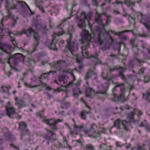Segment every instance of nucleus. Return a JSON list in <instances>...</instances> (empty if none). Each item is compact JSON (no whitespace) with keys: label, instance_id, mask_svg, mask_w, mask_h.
Segmentation results:
<instances>
[{"label":"nucleus","instance_id":"obj_1","mask_svg":"<svg viewBox=\"0 0 150 150\" xmlns=\"http://www.w3.org/2000/svg\"><path fill=\"white\" fill-rule=\"evenodd\" d=\"M61 121V120L59 119L55 120L53 119H46L44 120V122L49 125L52 129L50 130L47 129V133L43 136V137L47 141L48 144H49V141L53 142L56 140L57 134L54 132L57 129V127L56 125L57 124L58 122Z\"/></svg>","mask_w":150,"mask_h":150},{"label":"nucleus","instance_id":"obj_2","mask_svg":"<svg viewBox=\"0 0 150 150\" xmlns=\"http://www.w3.org/2000/svg\"><path fill=\"white\" fill-rule=\"evenodd\" d=\"M82 33L83 36L81 42L82 45L81 47V54L83 57L87 58L88 57L87 50L90 47V44L92 37L87 31H83Z\"/></svg>","mask_w":150,"mask_h":150},{"label":"nucleus","instance_id":"obj_3","mask_svg":"<svg viewBox=\"0 0 150 150\" xmlns=\"http://www.w3.org/2000/svg\"><path fill=\"white\" fill-rule=\"evenodd\" d=\"M24 34H25L28 37H30L33 33H34L33 39L34 40V42L33 44V46L35 48L38 47L40 43V37L38 33L35 32L34 30L32 27L27 30H23Z\"/></svg>","mask_w":150,"mask_h":150},{"label":"nucleus","instance_id":"obj_4","mask_svg":"<svg viewBox=\"0 0 150 150\" xmlns=\"http://www.w3.org/2000/svg\"><path fill=\"white\" fill-rule=\"evenodd\" d=\"M9 58L8 59V63L11 65L10 60L12 59V62L14 65H16L19 62H23L24 60L25 56L19 53H17L13 55H9Z\"/></svg>","mask_w":150,"mask_h":150},{"label":"nucleus","instance_id":"obj_5","mask_svg":"<svg viewBox=\"0 0 150 150\" xmlns=\"http://www.w3.org/2000/svg\"><path fill=\"white\" fill-rule=\"evenodd\" d=\"M68 36L69 37L67 40L68 47L70 52L73 54L78 51V44L75 42H71L72 36L70 34Z\"/></svg>","mask_w":150,"mask_h":150},{"label":"nucleus","instance_id":"obj_6","mask_svg":"<svg viewBox=\"0 0 150 150\" xmlns=\"http://www.w3.org/2000/svg\"><path fill=\"white\" fill-rule=\"evenodd\" d=\"M141 18L140 22L142 24L150 33V15H143L141 13Z\"/></svg>","mask_w":150,"mask_h":150},{"label":"nucleus","instance_id":"obj_7","mask_svg":"<svg viewBox=\"0 0 150 150\" xmlns=\"http://www.w3.org/2000/svg\"><path fill=\"white\" fill-rule=\"evenodd\" d=\"M53 66L56 69L59 71H63L64 73L66 72L65 71H63V69L66 68L67 65L65 61L60 60L54 62L53 63Z\"/></svg>","mask_w":150,"mask_h":150},{"label":"nucleus","instance_id":"obj_8","mask_svg":"<svg viewBox=\"0 0 150 150\" xmlns=\"http://www.w3.org/2000/svg\"><path fill=\"white\" fill-rule=\"evenodd\" d=\"M85 90L86 96L88 97H90L93 92H94L95 95H97L98 94H106L107 89L105 88H103V89H100L98 91H95L92 88L88 87L85 88Z\"/></svg>","mask_w":150,"mask_h":150},{"label":"nucleus","instance_id":"obj_9","mask_svg":"<svg viewBox=\"0 0 150 150\" xmlns=\"http://www.w3.org/2000/svg\"><path fill=\"white\" fill-rule=\"evenodd\" d=\"M127 96H126V95H122L120 94L118 96L114 95L113 97L111 98V100L117 103L120 102L122 103H123L127 101Z\"/></svg>","mask_w":150,"mask_h":150},{"label":"nucleus","instance_id":"obj_10","mask_svg":"<svg viewBox=\"0 0 150 150\" xmlns=\"http://www.w3.org/2000/svg\"><path fill=\"white\" fill-rule=\"evenodd\" d=\"M17 2L16 0H6L5 7L6 9L9 11L10 9H15V4Z\"/></svg>","mask_w":150,"mask_h":150},{"label":"nucleus","instance_id":"obj_11","mask_svg":"<svg viewBox=\"0 0 150 150\" xmlns=\"http://www.w3.org/2000/svg\"><path fill=\"white\" fill-rule=\"evenodd\" d=\"M95 126V124L92 125L91 128L89 129L84 131L85 134H87L88 137L96 138L97 137V135H96L97 133L93 127Z\"/></svg>","mask_w":150,"mask_h":150},{"label":"nucleus","instance_id":"obj_12","mask_svg":"<svg viewBox=\"0 0 150 150\" xmlns=\"http://www.w3.org/2000/svg\"><path fill=\"white\" fill-rule=\"evenodd\" d=\"M137 112L140 115L142 114V112L138 110H134V112H131L128 114V118L129 120V121L130 122L134 123L135 122V120L134 118V115L135 113Z\"/></svg>","mask_w":150,"mask_h":150},{"label":"nucleus","instance_id":"obj_13","mask_svg":"<svg viewBox=\"0 0 150 150\" xmlns=\"http://www.w3.org/2000/svg\"><path fill=\"white\" fill-rule=\"evenodd\" d=\"M19 129L21 132V134H29L28 130L27 128V125L24 122H22L19 123Z\"/></svg>","mask_w":150,"mask_h":150},{"label":"nucleus","instance_id":"obj_14","mask_svg":"<svg viewBox=\"0 0 150 150\" xmlns=\"http://www.w3.org/2000/svg\"><path fill=\"white\" fill-rule=\"evenodd\" d=\"M125 83H121L120 82L116 83V87H119L120 88V94L124 95H126V93L127 91L125 86Z\"/></svg>","mask_w":150,"mask_h":150},{"label":"nucleus","instance_id":"obj_15","mask_svg":"<svg viewBox=\"0 0 150 150\" xmlns=\"http://www.w3.org/2000/svg\"><path fill=\"white\" fill-rule=\"evenodd\" d=\"M126 70V68L118 66L113 67L112 68L110 67L109 68V71L110 73H111L112 71L116 70V71H119V74H123L124 73V72Z\"/></svg>","mask_w":150,"mask_h":150},{"label":"nucleus","instance_id":"obj_16","mask_svg":"<svg viewBox=\"0 0 150 150\" xmlns=\"http://www.w3.org/2000/svg\"><path fill=\"white\" fill-rule=\"evenodd\" d=\"M12 48L10 45L4 44L0 42V49L7 53H9L8 51Z\"/></svg>","mask_w":150,"mask_h":150},{"label":"nucleus","instance_id":"obj_17","mask_svg":"<svg viewBox=\"0 0 150 150\" xmlns=\"http://www.w3.org/2000/svg\"><path fill=\"white\" fill-rule=\"evenodd\" d=\"M74 58L76 62L79 64V68L80 70H81L83 68L84 65L83 64V59L79 55L77 54L74 56Z\"/></svg>","mask_w":150,"mask_h":150},{"label":"nucleus","instance_id":"obj_18","mask_svg":"<svg viewBox=\"0 0 150 150\" xmlns=\"http://www.w3.org/2000/svg\"><path fill=\"white\" fill-rule=\"evenodd\" d=\"M93 75L96 76V73L91 69H89L87 71L84 76V79L88 81V79L91 78Z\"/></svg>","mask_w":150,"mask_h":150},{"label":"nucleus","instance_id":"obj_19","mask_svg":"<svg viewBox=\"0 0 150 150\" xmlns=\"http://www.w3.org/2000/svg\"><path fill=\"white\" fill-rule=\"evenodd\" d=\"M6 114L10 117L13 118L12 116L15 113V110L13 107H6Z\"/></svg>","mask_w":150,"mask_h":150},{"label":"nucleus","instance_id":"obj_20","mask_svg":"<svg viewBox=\"0 0 150 150\" xmlns=\"http://www.w3.org/2000/svg\"><path fill=\"white\" fill-rule=\"evenodd\" d=\"M92 14L91 12H90L86 14V12L83 11L81 13V17L83 18L85 20H87L88 21L89 20H90L91 19L92 17Z\"/></svg>","mask_w":150,"mask_h":150},{"label":"nucleus","instance_id":"obj_21","mask_svg":"<svg viewBox=\"0 0 150 150\" xmlns=\"http://www.w3.org/2000/svg\"><path fill=\"white\" fill-rule=\"evenodd\" d=\"M3 24H0V33H2V35H5L7 34L8 35L11 36V34L12 33L11 32H10L8 29L5 28H1Z\"/></svg>","mask_w":150,"mask_h":150},{"label":"nucleus","instance_id":"obj_22","mask_svg":"<svg viewBox=\"0 0 150 150\" xmlns=\"http://www.w3.org/2000/svg\"><path fill=\"white\" fill-rule=\"evenodd\" d=\"M95 21L96 22L100 25H102L103 28H104V26L105 25H103L104 24L103 23L101 14L98 13L96 14L95 17Z\"/></svg>","mask_w":150,"mask_h":150},{"label":"nucleus","instance_id":"obj_23","mask_svg":"<svg viewBox=\"0 0 150 150\" xmlns=\"http://www.w3.org/2000/svg\"><path fill=\"white\" fill-rule=\"evenodd\" d=\"M131 122L129 121L128 122L126 120L122 121V126L125 130L127 131L129 130L130 128H132L130 123Z\"/></svg>","mask_w":150,"mask_h":150},{"label":"nucleus","instance_id":"obj_24","mask_svg":"<svg viewBox=\"0 0 150 150\" xmlns=\"http://www.w3.org/2000/svg\"><path fill=\"white\" fill-rule=\"evenodd\" d=\"M36 27L38 30H40L43 33H45L47 30L45 25L40 23H37L36 24Z\"/></svg>","mask_w":150,"mask_h":150},{"label":"nucleus","instance_id":"obj_25","mask_svg":"<svg viewBox=\"0 0 150 150\" xmlns=\"http://www.w3.org/2000/svg\"><path fill=\"white\" fill-rule=\"evenodd\" d=\"M132 30H125L122 31H121L118 33H116V34H117V35L118 36L120 39L121 40H126L127 39V36H123L122 34L123 33L128 32H132Z\"/></svg>","mask_w":150,"mask_h":150},{"label":"nucleus","instance_id":"obj_26","mask_svg":"<svg viewBox=\"0 0 150 150\" xmlns=\"http://www.w3.org/2000/svg\"><path fill=\"white\" fill-rule=\"evenodd\" d=\"M122 125V121L118 119L114 122V127H116L117 129H121Z\"/></svg>","mask_w":150,"mask_h":150},{"label":"nucleus","instance_id":"obj_27","mask_svg":"<svg viewBox=\"0 0 150 150\" xmlns=\"http://www.w3.org/2000/svg\"><path fill=\"white\" fill-rule=\"evenodd\" d=\"M85 21V20L81 17L77 24L78 27L80 28H83L86 26Z\"/></svg>","mask_w":150,"mask_h":150},{"label":"nucleus","instance_id":"obj_28","mask_svg":"<svg viewBox=\"0 0 150 150\" xmlns=\"http://www.w3.org/2000/svg\"><path fill=\"white\" fill-rule=\"evenodd\" d=\"M102 14L106 16L107 17V21L106 22V23L104 24V25H103L108 26L111 21V16L110 15L108 14V13L104 12H103Z\"/></svg>","mask_w":150,"mask_h":150},{"label":"nucleus","instance_id":"obj_29","mask_svg":"<svg viewBox=\"0 0 150 150\" xmlns=\"http://www.w3.org/2000/svg\"><path fill=\"white\" fill-rule=\"evenodd\" d=\"M16 2H17L15 4V7H16V9H17L18 7H19L20 6H24L23 4H24L28 7V8H29V10L30 11H31V10L30 9L29 6L25 2L22 1H19L17 0Z\"/></svg>","mask_w":150,"mask_h":150},{"label":"nucleus","instance_id":"obj_30","mask_svg":"<svg viewBox=\"0 0 150 150\" xmlns=\"http://www.w3.org/2000/svg\"><path fill=\"white\" fill-rule=\"evenodd\" d=\"M56 41L55 39H53L50 46V49L56 51L57 50L58 48L56 46Z\"/></svg>","mask_w":150,"mask_h":150},{"label":"nucleus","instance_id":"obj_31","mask_svg":"<svg viewBox=\"0 0 150 150\" xmlns=\"http://www.w3.org/2000/svg\"><path fill=\"white\" fill-rule=\"evenodd\" d=\"M138 56V54H135L134 55V58H135V61L137 63H139V66H141L142 63H144V61L143 59H139L137 57Z\"/></svg>","mask_w":150,"mask_h":150},{"label":"nucleus","instance_id":"obj_32","mask_svg":"<svg viewBox=\"0 0 150 150\" xmlns=\"http://www.w3.org/2000/svg\"><path fill=\"white\" fill-rule=\"evenodd\" d=\"M56 73V71H50L49 72H47V73H44L42 74L41 75V76L39 78V79H45L47 77V75H49L50 73H52L53 74H54Z\"/></svg>","mask_w":150,"mask_h":150},{"label":"nucleus","instance_id":"obj_33","mask_svg":"<svg viewBox=\"0 0 150 150\" xmlns=\"http://www.w3.org/2000/svg\"><path fill=\"white\" fill-rule=\"evenodd\" d=\"M90 112H88L86 110H83L81 112L80 116L81 118L83 120H86V115L88 114Z\"/></svg>","mask_w":150,"mask_h":150},{"label":"nucleus","instance_id":"obj_34","mask_svg":"<svg viewBox=\"0 0 150 150\" xmlns=\"http://www.w3.org/2000/svg\"><path fill=\"white\" fill-rule=\"evenodd\" d=\"M25 134V133L24 134L21 135V139L23 140L24 141L30 142V138H29V136L28 135H25L26 134Z\"/></svg>","mask_w":150,"mask_h":150},{"label":"nucleus","instance_id":"obj_35","mask_svg":"<svg viewBox=\"0 0 150 150\" xmlns=\"http://www.w3.org/2000/svg\"><path fill=\"white\" fill-rule=\"evenodd\" d=\"M135 64V60L130 61L128 63V67L130 70H131L134 67Z\"/></svg>","mask_w":150,"mask_h":150},{"label":"nucleus","instance_id":"obj_36","mask_svg":"<svg viewBox=\"0 0 150 150\" xmlns=\"http://www.w3.org/2000/svg\"><path fill=\"white\" fill-rule=\"evenodd\" d=\"M123 3L128 6H135L134 2H130V0L129 1L124 0Z\"/></svg>","mask_w":150,"mask_h":150},{"label":"nucleus","instance_id":"obj_37","mask_svg":"<svg viewBox=\"0 0 150 150\" xmlns=\"http://www.w3.org/2000/svg\"><path fill=\"white\" fill-rule=\"evenodd\" d=\"M70 106V103L69 102H64L62 103V105L61 106V108L63 109L67 108Z\"/></svg>","mask_w":150,"mask_h":150},{"label":"nucleus","instance_id":"obj_38","mask_svg":"<svg viewBox=\"0 0 150 150\" xmlns=\"http://www.w3.org/2000/svg\"><path fill=\"white\" fill-rule=\"evenodd\" d=\"M4 136L6 140H11L12 138V135L9 132H7L4 134Z\"/></svg>","mask_w":150,"mask_h":150},{"label":"nucleus","instance_id":"obj_39","mask_svg":"<svg viewBox=\"0 0 150 150\" xmlns=\"http://www.w3.org/2000/svg\"><path fill=\"white\" fill-rule=\"evenodd\" d=\"M84 149L86 150H94V147L92 144H88L86 146Z\"/></svg>","mask_w":150,"mask_h":150},{"label":"nucleus","instance_id":"obj_40","mask_svg":"<svg viewBox=\"0 0 150 150\" xmlns=\"http://www.w3.org/2000/svg\"><path fill=\"white\" fill-rule=\"evenodd\" d=\"M16 104L20 108H21L25 105V103L23 100H21L19 103H16Z\"/></svg>","mask_w":150,"mask_h":150},{"label":"nucleus","instance_id":"obj_41","mask_svg":"<svg viewBox=\"0 0 150 150\" xmlns=\"http://www.w3.org/2000/svg\"><path fill=\"white\" fill-rule=\"evenodd\" d=\"M67 77L66 75H60L58 78V79L59 81L64 82L65 83L64 80Z\"/></svg>","mask_w":150,"mask_h":150},{"label":"nucleus","instance_id":"obj_42","mask_svg":"<svg viewBox=\"0 0 150 150\" xmlns=\"http://www.w3.org/2000/svg\"><path fill=\"white\" fill-rule=\"evenodd\" d=\"M119 76L124 81L125 84L127 83V81L126 80V78L125 76L124 73H119Z\"/></svg>","mask_w":150,"mask_h":150},{"label":"nucleus","instance_id":"obj_43","mask_svg":"<svg viewBox=\"0 0 150 150\" xmlns=\"http://www.w3.org/2000/svg\"><path fill=\"white\" fill-rule=\"evenodd\" d=\"M11 42H12L13 44V45L15 48H18L19 49H20L21 50H22L23 49V48L21 47H18L17 45V43L14 39H13V40H11Z\"/></svg>","mask_w":150,"mask_h":150},{"label":"nucleus","instance_id":"obj_44","mask_svg":"<svg viewBox=\"0 0 150 150\" xmlns=\"http://www.w3.org/2000/svg\"><path fill=\"white\" fill-rule=\"evenodd\" d=\"M146 69L145 67H142L138 71L137 74L139 75H143L144 74V71Z\"/></svg>","mask_w":150,"mask_h":150},{"label":"nucleus","instance_id":"obj_45","mask_svg":"<svg viewBox=\"0 0 150 150\" xmlns=\"http://www.w3.org/2000/svg\"><path fill=\"white\" fill-rule=\"evenodd\" d=\"M130 44L132 46V48H133L134 47H137V45L135 43L134 40H130Z\"/></svg>","mask_w":150,"mask_h":150},{"label":"nucleus","instance_id":"obj_46","mask_svg":"<svg viewBox=\"0 0 150 150\" xmlns=\"http://www.w3.org/2000/svg\"><path fill=\"white\" fill-rule=\"evenodd\" d=\"M73 84V83L72 82L69 83H68V84L66 86H65L63 85H61L60 86L61 87V89L62 90V91L64 90H65L66 88H67L69 86H71Z\"/></svg>","mask_w":150,"mask_h":150},{"label":"nucleus","instance_id":"obj_47","mask_svg":"<svg viewBox=\"0 0 150 150\" xmlns=\"http://www.w3.org/2000/svg\"><path fill=\"white\" fill-rule=\"evenodd\" d=\"M25 85L28 88H35L38 87L40 86V85H35L34 86H32L29 84H28L27 83H25Z\"/></svg>","mask_w":150,"mask_h":150},{"label":"nucleus","instance_id":"obj_48","mask_svg":"<svg viewBox=\"0 0 150 150\" xmlns=\"http://www.w3.org/2000/svg\"><path fill=\"white\" fill-rule=\"evenodd\" d=\"M74 127L75 129H78L79 132L81 130H83V125L78 127L76 125H74Z\"/></svg>","mask_w":150,"mask_h":150},{"label":"nucleus","instance_id":"obj_49","mask_svg":"<svg viewBox=\"0 0 150 150\" xmlns=\"http://www.w3.org/2000/svg\"><path fill=\"white\" fill-rule=\"evenodd\" d=\"M144 127L146 132H150V126L149 124L146 123L144 125Z\"/></svg>","mask_w":150,"mask_h":150},{"label":"nucleus","instance_id":"obj_50","mask_svg":"<svg viewBox=\"0 0 150 150\" xmlns=\"http://www.w3.org/2000/svg\"><path fill=\"white\" fill-rule=\"evenodd\" d=\"M1 90L3 91L4 93H6L8 92V87L6 86L1 87Z\"/></svg>","mask_w":150,"mask_h":150},{"label":"nucleus","instance_id":"obj_51","mask_svg":"<svg viewBox=\"0 0 150 150\" xmlns=\"http://www.w3.org/2000/svg\"><path fill=\"white\" fill-rule=\"evenodd\" d=\"M35 5L36 6L39 8V9L42 11L43 12H45V10L43 8V7L41 5H39L37 3H35Z\"/></svg>","mask_w":150,"mask_h":150},{"label":"nucleus","instance_id":"obj_52","mask_svg":"<svg viewBox=\"0 0 150 150\" xmlns=\"http://www.w3.org/2000/svg\"><path fill=\"white\" fill-rule=\"evenodd\" d=\"M121 47V45L120 44H117L113 46L114 48H116V49L117 50L118 52H119L120 51V48Z\"/></svg>","mask_w":150,"mask_h":150},{"label":"nucleus","instance_id":"obj_53","mask_svg":"<svg viewBox=\"0 0 150 150\" xmlns=\"http://www.w3.org/2000/svg\"><path fill=\"white\" fill-rule=\"evenodd\" d=\"M98 40L100 44V45L102 44L104 42V41L102 40L100 36V35H98Z\"/></svg>","mask_w":150,"mask_h":150},{"label":"nucleus","instance_id":"obj_54","mask_svg":"<svg viewBox=\"0 0 150 150\" xmlns=\"http://www.w3.org/2000/svg\"><path fill=\"white\" fill-rule=\"evenodd\" d=\"M40 81L41 83L43 85V86H44L46 87V89H47V90H52V89L49 86H46L47 84H45V83H43L42 81L41 80H40Z\"/></svg>","mask_w":150,"mask_h":150},{"label":"nucleus","instance_id":"obj_55","mask_svg":"<svg viewBox=\"0 0 150 150\" xmlns=\"http://www.w3.org/2000/svg\"><path fill=\"white\" fill-rule=\"evenodd\" d=\"M17 24V21L16 20L15 18L13 19V23H12L11 24V27H14V26Z\"/></svg>","mask_w":150,"mask_h":150},{"label":"nucleus","instance_id":"obj_56","mask_svg":"<svg viewBox=\"0 0 150 150\" xmlns=\"http://www.w3.org/2000/svg\"><path fill=\"white\" fill-rule=\"evenodd\" d=\"M92 4L94 6H97L98 3L97 0H92Z\"/></svg>","mask_w":150,"mask_h":150},{"label":"nucleus","instance_id":"obj_57","mask_svg":"<svg viewBox=\"0 0 150 150\" xmlns=\"http://www.w3.org/2000/svg\"><path fill=\"white\" fill-rule=\"evenodd\" d=\"M81 2L84 4L85 5L89 6V5L88 4L87 1L86 0H81Z\"/></svg>","mask_w":150,"mask_h":150},{"label":"nucleus","instance_id":"obj_58","mask_svg":"<svg viewBox=\"0 0 150 150\" xmlns=\"http://www.w3.org/2000/svg\"><path fill=\"white\" fill-rule=\"evenodd\" d=\"M61 88V87L60 86L57 87L56 89L54 90V92L55 93L56 91L60 92L62 91Z\"/></svg>","mask_w":150,"mask_h":150},{"label":"nucleus","instance_id":"obj_59","mask_svg":"<svg viewBox=\"0 0 150 150\" xmlns=\"http://www.w3.org/2000/svg\"><path fill=\"white\" fill-rule=\"evenodd\" d=\"M146 96L147 97L146 99L148 100L150 103V92H148L146 95Z\"/></svg>","mask_w":150,"mask_h":150},{"label":"nucleus","instance_id":"obj_60","mask_svg":"<svg viewBox=\"0 0 150 150\" xmlns=\"http://www.w3.org/2000/svg\"><path fill=\"white\" fill-rule=\"evenodd\" d=\"M149 81V77L146 76L144 77V81L145 82H148Z\"/></svg>","mask_w":150,"mask_h":150},{"label":"nucleus","instance_id":"obj_61","mask_svg":"<svg viewBox=\"0 0 150 150\" xmlns=\"http://www.w3.org/2000/svg\"><path fill=\"white\" fill-rule=\"evenodd\" d=\"M24 34V32H23V30L21 31L17 32L16 34V35H22Z\"/></svg>","mask_w":150,"mask_h":150},{"label":"nucleus","instance_id":"obj_62","mask_svg":"<svg viewBox=\"0 0 150 150\" xmlns=\"http://www.w3.org/2000/svg\"><path fill=\"white\" fill-rule=\"evenodd\" d=\"M146 120H145L143 122H141L140 125V126L142 127L143 126L144 127V125L146 123Z\"/></svg>","mask_w":150,"mask_h":150},{"label":"nucleus","instance_id":"obj_63","mask_svg":"<svg viewBox=\"0 0 150 150\" xmlns=\"http://www.w3.org/2000/svg\"><path fill=\"white\" fill-rule=\"evenodd\" d=\"M74 131V134H78L79 132L78 129H75V128Z\"/></svg>","mask_w":150,"mask_h":150},{"label":"nucleus","instance_id":"obj_64","mask_svg":"<svg viewBox=\"0 0 150 150\" xmlns=\"http://www.w3.org/2000/svg\"><path fill=\"white\" fill-rule=\"evenodd\" d=\"M137 150H145V149L139 146L137 147Z\"/></svg>","mask_w":150,"mask_h":150}]
</instances>
